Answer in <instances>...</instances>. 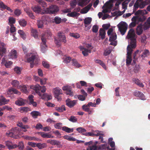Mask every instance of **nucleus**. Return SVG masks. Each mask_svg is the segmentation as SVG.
Masks as SVG:
<instances>
[{"label":"nucleus","mask_w":150,"mask_h":150,"mask_svg":"<svg viewBox=\"0 0 150 150\" xmlns=\"http://www.w3.org/2000/svg\"><path fill=\"white\" fill-rule=\"evenodd\" d=\"M135 35L134 30L133 29H130L127 37V38L130 39L131 40L130 44L128 45L127 47L126 65L127 66L131 64L132 60V53L133 51V49L135 48L136 46V40L134 38Z\"/></svg>","instance_id":"obj_1"},{"label":"nucleus","mask_w":150,"mask_h":150,"mask_svg":"<svg viewBox=\"0 0 150 150\" xmlns=\"http://www.w3.org/2000/svg\"><path fill=\"white\" fill-rule=\"evenodd\" d=\"M31 56L27 59V61L30 64V67L32 68L34 65L37 64L39 61V57L36 52L31 53Z\"/></svg>","instance_id":"obj_2"},{"label":"nucleus","mask_w":150,"mask_h":150,"mask_svg":"<svg viewBox=\"0 0 150 150\" xmlns=\"http://www.w3.org/2000/svg\"><path fill=\"white\" fill-rule=\"evenodd\" d=\"M148 13V12L145 9L139 10L134 13V15L136 16L142 15V16L140 17L137 16L138 21V22H142L146 19V17L144 15L147 14Z\"/></svg>","instance_id":"obj_3"},{"label":"nucleus","mask_w":150,"mask_h":150,"mask_svg":"<svg viewBox=\"0 0 150 150\" xmlns=\"http://www.w3.org/2000/svg\"><path fill=\"white\" fill-rule=\"evenodd\" d=\"M6 146L9 149H14L17 147H18L20 150H23V149L24 145L23 142L22 141L20 142L18 145L16 144H13L12 142L8 141L6 142Z\"/></svg>","instance_id":"obj_4"},{"label":"nucleus","mask_w":150,"mask_h":150,"mask_svg":"<svg viewBox=\"0 0 150 150\" xmlns=\"http://www.w3.org/2000/svg\"><path fill=\"white\" fill-rule=\"evenodd\" d=\"M30 88L34 90L36 93L40 96L42 95L40 91H41L42 93H44L46 90V88L44 86H41L38 84H37L35 85H31L30 86Z\"/></svg>","instance_id":"obj_5"},{"label":"nucleus","mask_w":150,"mask_h":150,"mask_svg":"<svg viewBox=\"0 0 150 150\" xmlns=\"http://www.w3.org/2000/svg\"><path fill=\"white\" fill-rule=\"evenodd\" d=\"M19 131L18 127L12 128L10 131H8L6 133V135L12 137H15V136L19 135Z\"/></svg>","instance_id":"obj_6"},{"label":"nucleus","mask_w":150,"mask_h":150,"mask_svg":"<svg viewBox=\"0 0 150 150\" xmlns=\"http://www.w3.org/2000/svg\"><path fill=\"white\" fill-rule=\"evenodd\" d=\"M117 26L121 34L124 35L127 28V25L126 23L124 22L120 23L117 25Z\"/></svg>","instance_id":"obj_7"},{"label":"nucleus","mask_w":150,"mask_h":150,"mask_svg":"<svg viewBox=\"0 0 150 150\" xmlns=\"http://www.w3.org/2000/svg\"><path fill=\"white\" fill-rule=\"evenodd\" d=\"M59 9V8L56 5H52L46 8V11L48 13L54 14L56 13Z\"/></svg>","instance_id":"obj_8"},{"label":"nucleus","mask_w":150,"mask_h":150,"mask_svg":"<svg viewBox=\"0 0 150 150\" xmlns=\"http://www.w3.org/2000/svg\"><path fill=\"white\" fill-rule=\"evenodd\" d=\"M42 42L41 45V51L44 53L46 50V47L47 46L46 45V40L44 37V35H42L41 38Z\"/></svg>","instance_id":"obj_9"},{"label":"nucleus","mask_w":150,"mask_h":150,"mask_svg":"<svg viewBox=\"0 0 150 150\" xmlns=\"http://www.w3.org/2000/svg\"><path fill=\"white\" fill-rule=\"evenodd\" d=\"M48 18V16H43L42 17L41 20H40L37 21V24L39 28H42L43 27V23L42 21H47Z\"/></svg>","instance_id":"obj_10"},{"label":"nucleus","mask_w":150,"mask_h":150,"mask_svg":"<svg viewBox=\"0 0 150 150\" xmlns=\"http://www.w3.org/2000/svg\"><path fill=\"white\" fill-rule=\"evenodd\" d=\"M66 105L68 107L71 108L76 104L77 100H71L70 99L68 98L66 100Z\"/></svg>","instance_id":"obj_11"},{"label":"nucleus","mask_w":150,"mask_h":150,"mask_svg":"<svg viewBox=\"0 0 150 150\" xmlns=\"http://www.w3.org/2000/svg\"><path fill=\"white\" fill-rule=\"evenodd\" d=\"M58 39L60 41L64 43H65L67 42L66 37L63 33L61 32H58Z\"/></svg>","instance_id":"obj_12"},{"label":"nucleus","mask_w":150,"mask_h":150,"mask_svg":"<svg viewBox=\"0 0 150 150\" xmlns=\"http://www.w3.org/2000/svg\"><path fill=\"white\" fill-rule=\"evenodd\" d=\"M32 9L35 13L43 14L44 13L43 12H41L42 9L38 5H36L34 7H32Z\"/></svg>","instance_id":"obj_13"},{"label":"nucleus","mask_w":150,"mask_h":150,"mask_svg":"<svg viewBox=\"0 0 150 150\" xmlns=\"http://www.w3.org/2000/svg\"><path fill=\"white\" fill-rule=\"evenodd\" d=\"M81 50L82 51V53L84 56H86L88 55V53L91 52V50L83 47L82 46H81L79 47Z\"/></svg>","instance_id":"obj_14"},{"label":"nucleus","mask_w":150,"mask_h":150,"mask_svg":"<svg viewBox=\"0 0 150 150\" xmlns=\"http://www.w3.org/2000/svg\"><path fill=\"white\" fill-rule=\"evenodd\" d=\"M133 94L134 96L139 97L141 100H144L145 99L144 94L140 91H136L134 92Z\"/></svg>","instance_id":"obj_15"},{"label":"nucleus","mask_w":150,"mask_h":150,"mask_svg":"<svg viewBox=\"0 0 150 150\" xmlns=\"http://www.w3.org/2000/svg\"><path fill=\"white\" fill-rule=\"evenodd\" d=\"M54 93L55 95V97L58 98L60 94H62V90L59 88H56L54 89Z\"/></svg>","instance_id":"obj_16"},{"label":"nucleus","mask_w":150,"mask_h":150,"mask_svg":"<svg viewBox=\"0 0 150 150\" xmlns=\"http://www.w3.org/2000/svg\"><path fill=\"white\" fill-rule=\"evenodd\" d=\"M7 93L8 95H11L13 93L15 94L19 95L20 93L16 89L11 88L8 90L7 92Z\"/></svg>","instance_id":"obj_17"},{"label":"nucleus","mask_w":150,"mask_h":150,"mask_svg":"<svg viewBox=\"0 0 150 150\" xmlns=\"http://www.w3.org/2000/svg\"><path fill=\"white\" fill-rule=\"evenodd\" d=\"M0 51L1 53L3 54H5L6 51V45L3 42L0 41Z\"/></svg>","instance_id":"obj_18"},{"label":"nucleus","mask_w":150,"mask_h":150,"mask_svg":"<svg viewBox=\"0 0 150 150\" xmlns=\"http://www.w3.org/2000/svg\"><path fill=\"white\" fill-rule=\"evenodd\" d=\"M143 25L140 24L138 25L136 29V33L138 35H141L143 32Z\"/></svg>","instance_id":"obj_19"},{"label":"nucleus","mask_w":150,"mask_h":150,"mask_svg":"<svg viewBox=\"0 0 150 150\" xmlns=\"http://www.w3.org/2000/svg\"><path fill=\"white\" fill-rule=\"evenodd\" d=\"M150 28V17H148L146 21L143 24V29L146 30Z\"/></svg>","instance_id":"obj_20"},{"label":"nucleus","mask_w":150,"mask_h":150,"mask_svg":"<svg viewBox=\"0 0 150 150\" xmlns=\"http://www.w3.org/2000/svg\"><path fill=\"white\" fill-rule=\"evenodd\" d=\"M25 100L21 98H19L18 100L16 101L15 103L18 106L24 105L25 104Z\"/></svg>","instance_id":"obj_21"},{"label":"nucleus","mask_w":150,"mask_h":150,"mask_svg":"<svg viewBox=\"0 0 150 150\" xmlns=\"http://www.w3.org/2000/svg\"><path fill=\"white\" fill-rule=\"evenodd\" d=\"M9 58H17V52L15 50H11L8 56Z\"/></svg>","instance_id":"obj_22"},{"label":"nucleus","mask_w":150,"mask_h":150,"mask_svg":"<svg viewBox=\"0 0 150 150\" xmlns=\"http://www.w3.org/2000/svg\"><path fill=\"white\" fill-rule=\"evenodd\" d=\"M34 96L32 95H29L28 96V98L29 100V104H32L33 106L36 107L37 105L36 102L34 101L33 98Z\"/></svg>","instance_id":"obj_23"},{"label":"nucleus","mask_w":150,"mask_h":150,"mask_svg":"<svg viewBox=\"0 0 150 150\" xmlns=\"http://www.w3.org/2000/svg\"><path fill=\"white\" fill-rule=\"evenodd\" d=\"M0 8L4 9H6L11 12L13 11L9 7L5 5L3 2L1 1H0Z\"/></svg>","instance_id":"obj_24"},{"label":"nucleus","mask_w":150,"mask_h":150,"mask_svg":"<svg viewBox=\"0 0 150 150\" xmlns=\"http://www.w3.org/2000/svg\"><path fill=\"white\" fill-rule=\"evenodd\" d=\"M91 0H80L79 1L78 5L79 6L83 7L86 5L90 2Z\"/></svg>","instance_id":"obj_25"},{"label":"nucleus","mask_w":150,"mask_h":150,"mask_svg":"<svg viewBox=\"0 0 150 150\" xmlns=\"http://www.w3.org/2000/svg\"><path fill=\"white\" fill-rule=\"evenodd\" d=\"M25 11L30 18L32 19H35V16L34 15L32 11H31L30 10H29L27 8H26L25 9Z\"/></svg>","instance_id":"obj_26"},{"label":"nucleus","mask_w":150,"mask_h":150,"mask_svg":"<svg viewBox=\"0 0 150 150\" xmlns=\"http://www.w3.org/2000/svg\"><path fill=\"white\" fill-rule=\"evenodd\" d=\"M30 115L34 118H36L38 116H41V114L39 111H34L30 113Z\"/></svg>","instance_id":"obj_27"},{"label":"nucleus","mask_w":150,"mask_h":150,"mask_svg":"<svg viewBox=\"0 0 150 150\" xmlns=\"http://www.w3.org/2000/svg\"><path fill=\"white\" fill-rule=\"evenodd\" d=\"M26 140H33L35 141H39L40 139L38 138H36L34 137L29 136L28 135H26L23 137Z\"/></svg>","instance_id":"obj_28"},{"label":"nucleus","mask_w":150,"mask_h":150,"mask_svg":"<svg viewBox=\"0 0 150 150\" xmlns=\"http://www.w3.org/2000/svg\"><path fill=\"white\" fill-rule=\"evenodd\" d=\"M114 0H109L107 1L104 4V6L106 5L109 9H111L112 7V3Z\"/></svg>","instance_id":"obj_29"},{"label":"nucleus","mask_w":150,"mask_h":150,"mask_svg":"<svg viewBox=\"0 0 150 150\" xmlns=\"http://www.w3.org/2000/svg\"><path fill=\"white\" fill-rule=\"evenodd\" d=\"M117 39V35L116 33H112L110 37L109 41L112 42L115 41Z\"/></svg>","instance_id":"obj_30"},{"label":"nucleus","mask_w":150,"mask_h":150,"mask_svg":"<svg viewBox=\"0 0 150 150\" xmlns=\"http://www.w3.org/2000/svg\"><path fill=\"white\" fill-rule=\"evenodd\" d=\"M20 25L22 27H25L27 24L26 21L24 19H21L18 21Z\"/></svg>","instance_id":"obj_31"},{"label":"nucleus","mask_w":150,"mask_h":150,"mask_svg":"<svg viewBox=\"0 0 150 150\" xmlns=\"http://www.w3.org/2000/svg\"><path fill=\"white\" fill-rule=\"evenodd\" d=\"M62 130L68 133L73 132V128L71 129L66 126L63 127L62 128Z\"/></svg>","instance_id":"obj_32"},{"label":"nucleus","mask_w":150,"mask_h":150,"mask_svg":"<svg viewBox=\"0 0 150 150\" xmlns=\"http://www.w3.org/2000/svg\"><path fill=\"white\" fill-rule=\"evenodd\" d=\"M79 15L80 14L79 13H77L75 11L72 12L70 13H68L67 14V16L72 17H74Z\"/></svg>","instance_id":"obj_33"},{"label":"nucleus","mask_w":150,"mask_h":150,"mask_svg":"<svg viewBox=\"0 0 150 150\" xmlns=\"http://www.w3.org/2000/svg\"><path fill=\"white\" fill-rule=\"evenodd\" d=\"M150 52L148 50H145L141 54V57L143 58H145L149 55Z\"/></svg>","instance_id":"obj_34"},{"label":"nucleus","mask_w":150,"mask_h":150,"mask_svg":"<svg viewBox=\"0 0 150 150\" xmlns=\"http://www.w3.org/2000/svg\"><path fill=\"white\" fill-rule=\"evenodd\" d=\"M133 81H134L136 84L138 85L140 87H143L144 86V85L142 83L140 82V81L138 79L136 78L133 79Z\"/></svg>","instance_id":"obj_35"},{"label":"nucleus","mask_w":150,"mask_h":150,"mask_svg":"<svg viewBox=\"0 0 150 150\" xmlns=\"http://www.w3.org/2000/svg\"><path fill=\"white\" fill-rule=\"evenodd\" d=\"M105 30L102 28L100 29L99 30V35L101 36L102 39L105 38Z\"/></svg>","instance_id":"obj_36"},{"label":"nucleus","mask_w":150,"mask_h":150,"mask_svg":"<svg viewBox=\"0 0 150 150\" xmlns=\"http://www.w3.org/2000/svg\"><path fill=\"white\" fill-rule=\"evenodd\" d=\"M92 21V18L90 17H88L86 18L84 20V23L85 25V26L87 27L86 25H89L90 24Z\"/></svg>","instance_id":"obj_37"},{"label":"nucleus","mask_w":150,"mask_h":150,"mask_svg":"<svg viewBox=\"0 0 150 150\" xmlns=\"http://www.w3.org/2000/svg\"><path fill=\"white\" fill-rule=\"evenodd\" d=\"M72 65L75 66L79 68L81 67V66L79 63H78L76 59H73L71 60Z\"/></svg>","instance_id":"obj_38"},{"label":"nucleus","mask_w":150,"mask_h":150,"mask_svg":"<svg viewBox=\"0 0 150 150\" xmlns=\"http://www.w3.org/2000/svg\"><path fill=\"white\" fill-rule=\"evenodd\" d=\"M11 84L12 86L15 87H18L19 85V82L17 80H13L11 82Z\"/></svg>","instance_id":"obj_39"},{"label":"nucleus","mask_w":150,"mask_h":150,"mask_svg":"<svg viewBox=\"0 0 150 150\" xmlns=\"http://www.w3.org/2000/svg\"><path fill=\"white\" fill-rule=\"evenodd\" d=\"M56 110L60 112H62L66 110L65 106L64 105H62L61 107H57L56 108Z\"/></svg>","instance_id":"obj_40"},{"label":"nucleus","mask_w":150,"mask_h":150,"mask_svg":"<svg viewBox=\"0 0 150 150\" xmlns=\"http://www.w3.org/2000/svg\"><path fill=\"white\" fill-rule=\"evenodd\" d=\"M47 146V145L45 143L41 144L38 143L37 144V147L39 149H42L46 147Z\"/></svg>","instance_id":"obj_41"},{"label":"nucleus","mask_w":150,"mask_h":150,"mask_svg":"<svg viewBox=\"0 0 150 150\" xmlns=\"http://www.w3.org/2000/svg\"><path fill=\"white\" fill-rule=\"evenodd\" d=\"M63 137L65 139H67L69 141H74L76 140V139L74 138L71 137L68 135H65Z\"/></svg>","instance_id":"obj_42"},{"label":"nucleus","mask_w":150,"mask_h":150,"mask_svg":"<svg viewBox=\"0 0 150 150\" xmlns=\"http://www.w3.org/2000/svg\"><path fill=\"white\" fill-rule=\"evenodd\" d=\"M18 33L20 34L21 37L23 39H24L26 38L25 34L23 30H19L18 31Z\"/></svg>","instance_id":"obj_43"},{"label":"nucleus","mask_w":150,"mask_h":150,"mask_svg":"<svg viewBox=\"0 0 150 150\" xmlns=\"http://www.w3.org/2000/svg\"><path fill=\"white\" fill-rule=\"evenodd\" d=\"M45 35L49 38H51L52 36L51 32L50 30H47L45 32Z\"/></svg>","instance_id":"obj_44"},{"label":"nucleus","mask_w":150,"mask_h":150,"mask_svg":"<svg viewBox=\"0 0 150 150\" xmlns=\"http://www.w3.org/2000/svg\"><path fill=\"white\" fill-rule=\"evenodd\" d=\"M54 20L55 23L57 24L60 23L62 21L61 18L57 16L54 17Z\"/></svg>","instance_id":"obj_45"},{"label":"nucleus","mask_w":150,"mask_h":150,"mask_svg":"<svg viewBox=\"0 0 150 150\" xmlns=\"http://www.w3.org/2000/svg\"><path fill=\"white\" fill-rule=\"evenodd\" d=\"M21 89V91L25 93H27L28 92L27 90V88L26 86L25 85H22L20 86Z\"/></svg>","instance_id":"obj_46"},{"label":"nucleus","mask_w":150,"mask_h":150,"mask_svg":"<svg viewBox=\"0 0 150 150\" xmlns=\"http://www.w3.org/2000/svg\"><path fill=\"white\" fill-rule=\"evenodd\" d=\"M38 2L39 3V5H40L42 7H43L44 9H45L47 6L46 3L42 0H38Z\"/></svg>","instance_id":"obj_47"},{"label":"nucleus","mask_w":150,"mask_h":150,"mask_svg":"<svg viewBox=\"0 0 150 150\" xmlns=\"http://www.w3.org/2000/svg\"><path fill=\"white\" fill-rule=\"evenodd\" d=\"M60 144V142L58 140H52L51 141V144L54 145H59Z\"/></svg>","instance_id":"obj_48"},{"label":"nucleus","mask_w":150,"mask_h":150,"mask_svg":"<svg viewBox=\"0 0 150 150\" xmlns=\"http://www.w3.org/2000/svg\"><path fill=\"white\" fill-rule=\"evenodd\" d=\"M112 51V49H107L104 51L103 54L105 56H107L110 54Z\"/></svg>","instance_id":"obj_49"},{"label":"nucleus","mask_w":150,"mask_h":150,"mask_svg":"<svg viewBox=\"0 0 150 150\" xmlns=\"http://www.w3.org/2000/svg\"><path fill=\"white\" fill-rule=\"evenodd\" d=\"M32 35L35 38H37L38 37V33L36 30H32Z\"/></svg>","instance_id":"obj_50"},{"label":"nucleus","mask_w":150,"mask_h":150,"mask_svg":"<svg viewBox=\"0 0 150 150\" xmlns=\"http://www.w3.org/2000/svg\"><path fill=\"white\" fill-rule=\"evenodd\" d=\"M140 69V67L139 65H136L134 68V71L135 73H137L138 72Z\"/></svg>","instance_id":"obj_51"},{"label":"nucleus","mask_w":150,"mask_h":150,"mask_svg":"<svg viewBox=\"0 0 150 150\" xmlns=\"http://www.w3.org/2000/svg\"><path fill=\"white\" fill-rule=\"evenodd\" d=\"M143 0H137L134 5L135 10H137L139 7V1H142Z\"/></svg>","instance_id":"obj_52"},{"label":"nucleus","mask_w":150,"mask_h":150,"mask_svg":"<svg viewBox=\"0 0 150 150\" xmlns=\"http://www.w3.org/2000/svg\"><path fill=\"white\" fill-rule=\"evenodd\" d=\"M9 23L10 25H13V24L15 23L16 22L15 19L13 17H10L8 19Z\"/></svg>","instance_id":"obj_53"},{"label":"nucleus","mask_w":150,"mask_h":150,"mask_svg":"<svg viewBox=\"0 0 150 150\" xmlns=\"http://www.w3.org/2000/svg\"><path fill=\"white\" fill-rule=\"evenodd\" d=\"M62 125V123L59 122L56 123L54 125L55 128L58 129H61Z\"/></svg>","instance_id":"obj_54"},{"label":"nucleus","mask_w":150,"mask_h":150,"mask_svg":"<svg viewBox=\"0 0 150 150\" xmlns=\"http://www.w3.org/2000/svg\"><path fill=\"white\" fill-rule=\"evenodd\" d=\"M76 130L79 133H83L85 132L86 131V130L84 128H83L81 127L78 128L76 129Z\"/></svg>","instance_id":"obj_55"},{"label":"nucleus","mask_w":150,"mask_h":150,"mask_svg":"<svg viewBox=\"0 0 150 150\" xmlns=\"http://www.w3.org/2000/svg\"><path fill=\"white\" fill-rule=\"evenodd\" d=\"M68 120L71 122H75L77 121V119L76 117L73 116H70V118Z\"/></svg>","instance_id":"obj_56"},{"label":"nucleus","mask_w":150,"mask_h":150,"mask_svg":"<svg viewBox=\"0 0 150 150\" xmlns=\"http://www.w3.org/2000/svg\"><path fill=\"white\" fill-rule=\"evenodd\" d=\"M70 35L76 39L80 37L78 33H70Z\"/></svg>","instance_id":"obj_57"},{"label":"nucleus","mask_w":150,"mask_h":150,"mask_svg":"<svg viewBox=\"0 0 150 150\" xmlns=\"http://www.w3.org/2000/svg\"><path fill=\"white\" fill-rule=\"evenodd\" d=\"M15 72L17 74H20L21 73V69L20 67H16L14 68Z\"/></svg>","instance_id":"obj_58"},{"label":"nucleus","mask_w":150,"mask_h":150,"mask_svg":"<svg viewBox=\"0 0 150 150\" xmlns=\"http://www.w3.org/2000/svg\"><path fill=\"white\" fill-rule=\"evenodd\" d=\"M12 64L13 63L11 61H7L4 64L6 68H9L11 67Z\"/></svg>","instance_id":"obj_59"},{"label":"nucleus","mask_w":150,"mask_h":150,"mask_svg":"<svg viewBox=\"0 0 150 150\" xmlns=\"http://www.w3.org/2000/svg\"><path fill=\"white\" fill-rule=\"evenodd\" d=\"M98 26L96 25H95L93 26L92 30L93 32L96 33L98 31Z\"/></svg>","instance_id":"obj_60"},{"label":"nucleus","mask_w":150,"mask_h":150,"mask_svg":"<svg viewBox=\"0 0 150 150\" xmlns=\"http://www.w3.org/2000/svg\"><path fill=\"white\" fill-rule=\"evenodd\" d=\"M77 4V1L76 0H73L70 3L71 6L72 8H74L75 6Z\"/></svg>","instance_id":"obj_61"},{"label":"nucleus","mask_w":150,"mask_h":150,"mask_svg":"<svg viewBox=\"0 0 150 150\" xmlns=\"http://www.w3.org/2000/svg\"><path fill=\"white\" fill-rule=\"evenodd\" d=\"M139 8H144L146 6L143 1H139Z\"/></svg>","instance_id":"obj_62"},{"label":"nucleus","mask_w":150,"mask_h":150,"mask_svg":"<svg viewBox=\"0 0 150 150\" xmlns=\"http://www.w3.org/2000/svg\"><path fill=\"white\" fill-rule=\"evenodd\" d=\"M69 90H68L67 91H66V93L67 95H69L71 96H73V93L72 91H71V88L69 89Z\"/></svg>","instance_id":"obj_63"},{"label":"nucleus","mask_w":150,"mask_h":150,"mask_svg":"<svg viewBox=\"0 0 150 150\" xmlns=\"http://www.w3.org/2000/svg\"><path fill=\"white\" fill-rule=\"evenodd\" d=\"M42 64L44 67L47 69L49 68L50 67L49 64L47 62L44 61H43L42 62Z\"/></svg>","instance_id":"obj_64"}]
</instances>
